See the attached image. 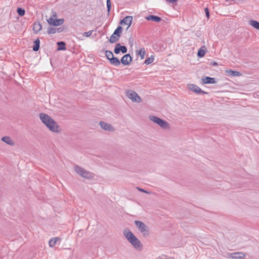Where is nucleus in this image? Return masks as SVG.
I'll return each mask as SVG.
<instances>
[{
	"mask_svg": "<svg viewBox=\"0 0 259 259\" xmlns=\"http://www.w3.org/2000/svg\"><path fill=\"white\" fill-rule=\"evenodd\" d=\"M249 24L254 28L259 30V22L256 20H250L249 21Z\"/></svg>",
	"mask_w": 259,
	"mask_h": 259,
	"instance_id": "nucleus-19",
	"label": "nucleus"
},
{
	"mask_svg": "<svg viewBox=\"0 0 259 259\" xmlns=\"http://www.w3.org/2000/svg\"><path fill=\"white\" fill-rule=\"evenodd\" d=\"M167 1L169 2V3H174L175 2H176L177 0H166Z\"/></svg>",
	"mask_w": 259,
	"mask_h": 259,
	"instance_id": "nucleus-38",
	"label": "nucleus"
},
{
	"mask_svg": "<svg viewBox=\"0 0 259 259\" xmlns=\"http://www.w3.org/2000/svg\"><path fill=\"white\" fill-rule=\"evenodd\" d=\"M57 45L58 47V50H65L66 48V44L64 41H59L57 42Z\"/></svg>",
	"mask_w": 259,
	"mask_h": 259,
	"instance_id": "nucleus-25",
	"label": "nucleus"
},
{
	"mask_svg": "<svg viewBox=\"0 0 259 259\" xmlns=\"http://www.w3.org/2000/svg\"><path fill=\"white\" fill-rule=\"evenodd\" d=\"M57 32V28L53 27H49L47 30L48 34H54Z\"/></svg>",
	"mask_w": 259,
	"mask_h": 259,
	"instance_id": "nucleus-29",
	"label": "nucleus"
},
{
	"mask_svg": "<svg viewBox=\"0 0 259 259\" xmlns=\"http://www.w3.org/2000/svg\"><path fill=\"white\" fill-rule=\"evenodd\" d=\"M74 170L79 175L84 178L91 179L94 178L93 175L91 172L79 166L76 165L74 167Z\"/></svg>",
	"mask_w": 259,
	"mask_h": 259,
	"instance_id": "nucleus-3",
	"label": "nucleus"
},
{
	"mask_svg": "<svg viewBox=\"0 0 259 259\" xmlns=\"http://www.w3.org/2000/svg\"><path fill=\"white\" fill-rule=\"evenodd\" d=\"M133 17L132 16H126L124 17L121 21V24H125L128 25V28L132 24Z\"/></svg>",
	"mask_w": 259,
	"mask_h": 259,
	"instance_id": "nucleus-14",
	"label": "nucleus"
},
{
	"mask_svg": "<svg viewBox=\"0 0 259 259\" xmlns=\"http://www.w3.org/2000/svg\"><path fill=\"white\" fill-rule=\"evenodd\" d=\"M127 96L132 100L133 102L140 103L142 101L141 97L138 94L133 91H128L127 92Z\"/></svg>",
	"mask_w": 259,
	"mask_h": 259,
	"instance_id": "nucleus-7",
	"label": "nucleus"
},
{
	"mask_svg": "<svg viewBox=\"0 0 259 259\" xmlns=\"http://www.w3.org/2000/svg\"><path fill=\"white\" fill-rule=\"evenodd\" d=\"M93 32V30H90L88 32H84L83 35L85 36L86 37H89L92 34Z\"/></svg>",
	"mask_w": 259,
	"mask_h": 259,
	"instance_id": "nucleus-33",
	"label": "nucleus"
},
{
	"mask_svg": "<svg viewBox=\"0 0 259 259\" xmlns=\"http://www.w3.org/2000/svg\"><path fill=\"white\" fill-rule=\"evenodd\" d=\"M137 189L139 191H141V192H144V193H147V194H150V192H148L146 190H145L144 189H142V188H139V187H137Z\"/></svg>",
	"mask_w": 259,
	"mask_h": 259,
	"instance_id": "nucleus-34",
	"label": "nucleus"
},
{
	"mask_svg": "<svg viewBox=\"0 0 259 259\" xmlns=\"http://www.w3.org/2000/svg\"><path fill=\"white\" fill-rule=\"evenodd\" d=\"M135 224L144 236L149 235V228L143 222L140 221H135Z\"/></svg>",
	"mask_w": 259,
	"mask_h": 259,
	"instance_id": "nucleus-5",
	"label": "nucleus"
},
{
	"mask_svg": "<svg viewBox=\"0 0 259 259\" xmlns=\"http://www.w3.org/2000/svg\"><path fill=\"white\" fill-rule=\"evenodd\" d=\"M211 64L213 66H217L218 65V63L215 62H213L211 63Z\"/></svg>",
	"mask_w": 259,
	"mask_h": 259,
	"instance_id": "nucleus-39",
	"label": "nucleus"
},
{
	"mask_svg": "<svg viewBox=\"0 0 259 259\" xmlns=\"http://www.w3.org/2000/svg\"><path fill=\"white\" fill-rule=\"evenodd\" d=\"M122 29L123 28L121 26H118L117 27L110 37L109 41L110 43L113 44L119 40L122 32Z\"/></svg>",
	"mask_w": 259,
	"mask_h": 259,
	"instance_id": "nucleus-4",
	"label": "nucleus"
},
{
	"mask_svg": "<svg viewBox=\"0 0 259 259\" xmlns=\"http://www.w3.org/2000/svg\"><path fill=\"white\" fill-rule=\"evenodd\" d=\"M154 57L153 56H151V57H148V58H147L145 62H144V63L147 64V65H148L151 63H152L154 61Z\"/></svg>",
	"mask_w": 259,
	"mask_h": 259,
	"instance_id": "nucleus-27",
	"label": "nucleus"
},
{
	"mask_svg": "<svg viewBox=\"0 0 259 259\" xmlns=\"http://www.w3.org/2000/svg\"><path fill=\"white\" fill-rule=\"evenodd\" d=\"M121 52L122 53L124 54L127 52V48L125 46H121L120 44L118 43L116 44L114 52L116 54H118Z\"/></svg>",
	"mask_w": 259,
	"mask_h": 259,
	"instance_id": "nucleus-12",
	"label": "nucleus"
},
{
	"mask_svg": "<svg viewBox=\"0 0 259 259\" xmlns=\"http://www.w3.org/2000/svg\"><path fill=\"white\" fill-rule=\"evenodd\" d=\"M132 61V58L129 54L124 55L121 59V62L124 65H129L131 63Z\"/></svg>",
	"mask_w": 259,
	"mask_h": 259,
	"instance_id": "nucleus-13",
	"label": "nucleus"
},
{
	"mask_svg": "<svg viewBox=\"0 0 259 259\" xmlns=\"http://www.w3.org/2000/svg\"><path fill=\"white\" fill-rule=\"evenodd\" d=\"M2 140L7 143V144L13 146L14 145V142L9 137L5 136L2 138Z\"/></svg>",
	"mask_w": 259,
	"mask_h": 259,
	"instance_id": "nucleus-17",
	"label": "nucleus"
},
{
	"mask_svg": "<svg viewBox=\"0 0 259 259\" xmlns=\"http://www.w3.org/2000/svg\"><path fill=\"white\" fill-rule=\"evenodd\" d=\"M188 89L197 94H207V93L202 90L199 87L195 84H190L188 85Z\"/></svg>",
	"mask_w": 259,
	"mask_h": 259,
	"instance_id": "nucleus-10",
	"label": "nucleus"
},
{
	"mask_svg": "<svg viewBox=\"0 0 259 259\" xmlns=\"http://www.w3.org/2000/svg\"><path fill=\"white\" fill-rule=\"evenodd\" d=\"M123 235L134 248L137 249L142 246L140 241L128 229H125L124 230Z\"/></svg>",
	"mask_w": 259,
	"mask_h": 259,
	"instance_id": "nucleus-2",
	"label": "nucleus"
},
{
	"mask_svg": "<svg viewBox=\"0 0 259 259\" xmlns=\"http://www.w3.org/2000/svg\"><path fill=\"white\" fill-rule=\"evenodd\" d=\"M17 12L18 14L21 16H24L25 13V10L21 8H18L17 10Z\"/></svg>",
	"mask_w": 259,
	"mask_h": 259,
	"instance_id": "nucleus-30",
	"label": "nucleus"
},
{
	"mask_svg": "<svg viewBox=\"0 0 259 259\" xmlns=\"http://www.w3.org/2000/svg\"><path fill=\"white\" fill-rule=\"evenodd\" d=\"M146 19L148 21H153L156 22H159L161 20V18L160 17L150 15L146 17Z\"/></svg>",
	"mask_w": 259,
	"mask_h": 259,
	"instance_id": "nucleus-15",
	"label": "nucleus"
},
{
	"mask_svg": "<svg viewBox=\"0 0 259 259\" xmlns=\"http://www.w3.org/2000/svg\"><path fill=\"white\" fill-rule=\"evenodd\" d=\"M39 46H40V41H39V39H37L34 41V45L33 46V50L35 52L37 51L39 49Z\"/></svg>",
	"mask_w": 259,
	"mask_h": 259,
	"instance_id": "nucleus-22",
	"label": "nucleus"
},
{
	"mask_svg": "<svg viewBox=\"0 0 259 259\" xmlns=\"http://www.w3.org/2000/svg\"><path fill=\"white\" fill-rule=\"evenodd\" d=\"M204 12H205V13L207 18L209 19L210 14H209V11L208 9L207 8H205L204 9Z\"/></svg>",
	"mask_w": 259,
	"mask_h": 259,
	"instance_id": "nucleus-32",
	"label": "nucleus"
},
{
	"mask_svg": "<svg viewBox=\"0 0 259 259\" xmlns=\"http://www.w3.org/2000/svg\"><path fill=\"white\" fill-rule=\"evenodd\" d=\"M129 44L131 47L133 46V40L131 39V38H129Z\"/></svg>",
	"mask_w": 259,
	"mask_h": 259,
	"instance_id": "nucleus-36",
	"label": "nucleus"
},
{
	"mask_svg": "<svg viewBox=\"0 0 259 259\" xmlns=\"http://www.w3.org/2000/svg\"><path fill=\"white\" fill-rule=\"evenodd\" d=\"M48 23L50 25H53L55 26H60L63 24L64 22V19H56L53 17H50V18L47 19Z\"/></svg>",
	"mask_w": 259,
	"mask_h": 259,
	"instance_id": "nucleus-8",
	"label": "nucleus"
},
{
	"mask_svg": "<svg viewBox=\"0 0 259 259\" xmlns=\"http://www.w3.org/2000/svg\"><path fill=\"white\" fill-rule=\"evenodd\" d=\"M39 118L51 131L56 133L61 131V128L58 123L48 115L41 113L39 114Z\"/></svg>",
	"mask_w": 259,
	"mask_h": 259,
	"instance_id": "nucleus-1",
	"label": "nucleus"
},
{
	"mask_svg": "<svg viewBox=\"0 0 259 259\" xmlns=\"http://www.w3.org/2000/svg\"><path fill=\"white\" fill-rule=\"evenodd\" d=\"M245 256V253L242 252H235L227 254V257L234 259H243Z\"/></svg>",
	"mask_w": 259,
	"mask_h": 259,
	"instance_id": "nucleus-9",
	"label": "nucleus"
},
{
	"mask_svg": "<svg viewBox=\"0 0 259 259\" xmlns=\"http://www.w3.org/2000/svg\"><path fill=\"white\" fill-rule=\"evenodd\" d=\"M52 13H53V15H52V16L51 17H53L54 18L56 17V16H57L56 13V12H52Z\"/></svg>",
	"mask_w": 259,
	"mask_h": 259,
	"instance_id": "nucleus-37",
	"label": "nucleus"
},
{
	"mask_svg": "<svg viewBox=\"0 0 259 259\" xmlns=\"http://www.w3.org/2000/svg\"><path fill=\"white\" fill-rule=\"evenodd\" d=\"M107 7L108 12H109L111 8V3L110 0H107Z\"/></svg>",
	"mask_w": 259,
	"mask_h": 259,
	"instance_id": "nucleus-31",
	"label": "nucleus"
},
{
	"mask_svg": "<svg viewBox=\"0 0 259 259\" xmlns=\"http://www.w3.org/2000/svg\"><path fill=\"white\" fill-rule=\"evenodd\" d=\"M136 53L138 55H140L141 59L144 58L146 51L144 48H141L139 51H136Z\"/></svg>",
	"mask_w": 259,
	"mask_h": 259,
	"instance_id": "nucleus-24",
	"label": "nucleus"
},
{
	"mask_svg": "<svg viewBox=\"0 0 259 259\" xmlns=\"http://www.w3.org/2000/svg\"><path fill=\"white\" fill-rule=\"evenodd\" d=\"M41 29V25L39 22H35L33 23V31L34 33L38 32Z\"/></svg>",
	"mask_w": 259,
	"mask_h": 259,
	"instance_id": "nucleus-18",
	"label": "nucleus"
},
{
	"mask_svg": "<svg viewBox=\"0 0 259 259\" xmlns=\"http://www.w3.org/2000/svg\"><path fill=\"white\" fill-rule=\"evenodd\" d=\"M205 51L206 49L205 47L201 48L198 51L197 56L200 58L204 57L205 54Z\"/></svg>",
	"mask_w": 259,
	"mask_h": 259,
	"instance_id": "nucleus-21",
	"label": "nucleus"
},
{
	"mask_svg": "<svg viewBox=\"0 0 259 259\" xmlns=\"http://www.w3.org/2000/svg\"><path fill=\"white\" fill-rule=\"evenodd\" d=\"M105 55L107 58L109 60L112 58V57H114L112 52L110 51H106Z\"/></svg>",
	"mask_w": 259,
	"mask_h": 259,
	"instance_id": "nucleus-28",
	"label": "nucleus"
},
{
	"mask_svg": "<svg viewBox=\"0 0 259 259\" xmlns=\"http://www.w3.org/2000/svg\"><path fill=\"white\" fill-rule=\"evenodd\" d=\"M100 126L103 130L108 132H114L115 128L111 124L104 121H101L99 123Z\"/></svg>",
	"mask_w": 259,
	"mask_h": 259,
	"instance_id": "nucleus-11",
	"label": "nucleus"
},
{
	"mask_svg": "<svg viewBox=\"0 0 259 259\" xmlns=\"http://www.w3.org/2000/svg\"><path fill=\"white\" fill-rule=\"evenodd\" d=\"M226 72L228 74L232 76H238L240 75V73L237 71H233L232 70H227Z\"/></svg>",
	"mask_w": 259,
	"mask_h": 259,
	"instance_id": "nucleus-23",
	"label": "nucleus"
},
{
	"mask_svg": "<svg viewBox=\"0 0 259 259\" xmlns=\"http://www.w3.org/2000/svg\"><path fill=\"white\" fill-rule=\"evenodd\" d=\"M63 29L61 27L57 28V32L58 33L61 32L63 31Z\"/></svg>",
	"mask_w": 259,
	"mask_h": 259,
	"instance_id": "nucleus-35",
	"label": "nucleus"
},
{
	"mask_svg": "<svg viewBox=\"0 0 259 259\" xmlns=\"http://www.w3.org/2000/svg\"><path fill=\"white\" fill-rule=\"evenodd\" d=\"M150 119L154 122L158 124L162 128H169V124L166 121L155 116H150Z\"/></svg>",
	"mask_w": 259,
	"mask_h": 259,
	"instance_id": "nucleus-6",
	"label": "nucleus"
},
{
	"mask_svg": "<svg viewBox=\"0 0 259 259\" xmlns=\"http://www.w3.org/2000/svg\"><path fill=\"white\" fill-rule=\"evenodd\" d=\"M202 80L203 83L204 84H208V83H215L216 81L215 80L214 78L206 76L205 78H202Z\"/></svg>",
	"mask_w": 259,
	"mask_h": 259,
	"instance_id": "nucleus-16",
	"label": "nucleus"
},
{
	"mask_svg": "<svg viewBox=\"0 0 259 259\" xmlns=\"http://www.w3.org/2000/svg\"><path fill=\"white\" fill-rule=\"evenodd\" d=\"M58 239H59V238H58V237H55V238H52L49 241V246L51 247H54Z\"/></svg>",
	"mask_w": 259,
	"mask_h": 259,
	"instance_id": "nucleus-26",
	"label": "nucleus"
},
{
	"mask_svg": "<svg viewBox=\"0 0 259 259\" xmlns=\"http://www.w3.org/2000/svg\"><path fill=\"white\" fill-rule=\"evenodd\" d=\"M111 64L116 66H118L120 65V62L118 59L116 57H112V58L110 60Z\"/></svg>",
	"mask_w": 259,
	"mask_h": 259,
	"instance_id": "nucleus-20",
	"label": "nucleus"
}]
</instances>
